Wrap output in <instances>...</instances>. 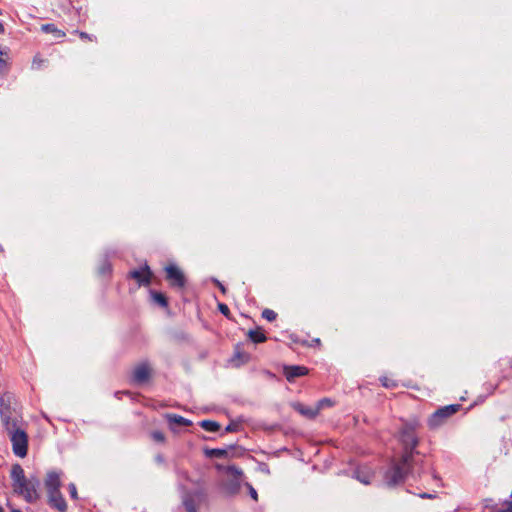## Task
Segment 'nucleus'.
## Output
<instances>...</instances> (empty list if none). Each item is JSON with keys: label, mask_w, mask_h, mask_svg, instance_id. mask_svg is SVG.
Instances as JSON below:
<instances>
[{"label": "nucleus", "mask_w": 512, "mask_h": 512, "mask_svg": "<svg viewBox=\"0 0 512 512\" xmlns=\"http://www.w3.org/2000/svg\"><path fill=\"white\" fill-rule=\"evenodd\" d=\"M1 251H3V248H2V246L0 245V252H1Z\"/></svg>", "instance_id": "47"}, {"label": "nucleus", "mask_w": 512, "mask_h": 512, "mask_svg": "<svg viewBox=\"0 0 512 512\" xmlns=\"http://www.w3.org/2000/svg\"><path fill=\"white\" fill-rule=\"evenodd\" d=\"M0 417L4 429L25 423L17 411V400L12 392L7 391L0 395Z\"/></svg>", "instance_id": "2"}, {"label": "nucleus", "mask_w": 512, "mask_h": 512, "mask_svg": "<svg viewBox=\"0 0 512 512\" xmlns=\"http://www.w3.org/2000/svg\"><path fill=\"white\" fill-rule=\"evenodd\" d=\"M461 409L460 404H450L438 408L427 419V426L430 430H436L444 425L450 417Z\"/></svg>", "instance_id": "6"}, {"label": "nucleus", "mask_w": 512, "mask_h": 512, "mask_svg": "<svg viewBox=\"0 0 512 512\" xmlns=\"http://www.w3.org/2000/svg\"><path fill=\"white\" fill-rule=\"evenodd\" d=\"M47 497V503L51 508L59 512H67L68 505L60 490L58 492L48 493Z\"/></svg>", "instance_id": "13"}, {"label": "nucleus", "mask_w": 512, "mask_h": 512, "mask_svg": "<svg viewBox=\"0 0 512 512\" xmlns=\"http://www.w3.org/2000/svg\"><path fill=\"white\" fill-rule=\"evenodd\" d=\"M420 497L423 498V499H432L435 496L432 495V494H429V493H423V494L420 495Z\"/></svg>", "instance_id": "39"}, {"label": "nucleus", "mask_w": 512, "mask_h": 512, "mask_svg": "<svg viewBox=\"0 0 512 512\" xmlns=\"http://www.w3.org/2000/svg\"><path fill=\"white\" fill-rule=\"evenodd\" d=\"M292 407L295 411L308 419H314L319 413V408H312L300 402L293 403Z\"/></svg>", "instance_id": "15"}, {"label": "nucleus", "mask_w": 512, "mask_h": 512, "mask_svg": "<svg viewBox=\"0 0 512 512\" xmlns=\"http://www.w3.org/2000/svg\"><path fill=\"white\" fill-rule=\"evenodd\" d=\"M240 427L241 425L239 423H236V422H230L226 427H225V433H233V432H238L240 430Z\"/></svg>", "instance_id": "31"}, {"label": "nucleus", "mask_w": 512, "mask_h": 512, "mask_svg": "<svg viewBox=\"0 0 512 512\" xmlns=\"http://www.w3.org/2000/svg\"><path fill=\"white\" fill-rule=\"evenodd\" d=\"M40 29L44 33L52 34L55 39H62L66 36L65 31L58 29L53 23L42 24Z\"/></svg>", "instance_id": "18"}, {"label": "nucleus", "mask_w": 512, "mask_h": 512, "mask_svg": "<svg viewBox=\"0 0 512 512\" xmlns=\"http://www.w3.org/2000/svg\"><path fill=\"white\" fill-rule=\"evenodd\" d=\"M262 317L264 319H266L267 321L272 322V321L276 320L277 313L271 309L266 308L262 311Z\"/></svg>", "instance_id": "29"}, {"label": "nucleus", "mask_w": 512, "mask_h": 512, "mask_svg": "<svg viewBox=\"0 0 512 512\" xmlns=\"http://www.w3.org/2000/svg\"><path fill=\"white\" fill-rule=\"evenodd\" d=\"M245 486L247 487L250 496L257 501L258 500V494L257 491L253 488V486L250 483H245Z\"/></svg>", "instance_id": "35"}, {"label": "nucleus", "mask_w": 512, "mask_h": 512, "mask_svg": "<svg viewBox=\"0 0 512 512\" xmlns=\"http://www.w3.org/2000/svg\"><path fill=\"white\" fill-rule=\"evenodd\" d=\"M194 495L200 497V496H204L205 493H204V491L199 490V491H195Z\"/></svg>", "instance_id": "41"}, {"label": "nucleus", "mask_w": 512, "mask_h": 512, "mask_svg": "<svg viewBox=\"0 0 512 512\" xmlns=\"http://www.w3.org/2000/svg\"><path fill=\"white\" fill-rule=\"evenodd\" d=\"M42 62H43L42 59H40L37 56H35L34 59H33L32 65H33V67L36 66V68H39Z\"/></svg>", "instance_id": "38"}, {"label": "nucleus", "mask_w": 512, "mask_h": 512, "mask_svg": "<svg viewBox=\"0 0 512 512\" xmlns=\"http://www.w3.org/2000/svg\"><path fill=\"white\" fill-rule=\"evenodd\" d=\"M251 360V355L243 350L242 344L238 343L235 345L233 356L230 359L231 364L234 367H240L247 364Z\"/></svg>", "instance_id": "14"}, {"label": "nucleus", "mask_w": 512, "mask_h": 512, "mask_svg": "<svg viewBox=\"0 0 512 512\" xmlns=\"http://www.w3.org/2000/svg\"><path fill=\"white\" fill-rule=\"evenodd\" d=\"M68 490H69L70 497L72 499H78L77 488H76V485L74 483H70L68 485Z\"/></svg>", "instance_id": "34"}, {"label": "nucleus", "mask_w": 512, "mask_h": 512, "mask_svg": "<svg viewBox=\"0 0 512 512\" xmlns=\"http://www.w3.org/2000/svg\"><path fill=\"white\" fill-rule=\"evenodd\" d=\"M153 377V369L148 360L141 361L133 368L130 376V382L136 386L147 384Z\"/></svg>", "instance_id": "7"}, {"label": "nucleus", "mask_w": 512, "mask_h": 512, "mask_svg": "<svg viewBox=\"0 0 512 512\" xmlns=\"http://www.w3.org/2000/svg\"><path fill=\"white\" fill-rule=\"evenodd\" d=\"M247 337L254 344H260L267 341V336L260 326H257L255 329H250L247 332Z\"/></svg>", "instance_id": "16"}, {"label": "nucleus", "mask_w": 512, "mask_h": 512, "mask_svg": "<svg viewBox=\"0 0 512 512\" xmlns=\"http://www.w3.org/2000/svg\"><path fill=\"white\" fill-rule=\"evenodd\" d=\"M13 491L22 496L27 503L33 504L40 499V479L36 474L26 477L20 464L12 465L10 471Z\"/></svg>", "instance_id": "1"}, {"label": "nucleus", "mask_w": 512, "mask_h": 512, "mask_svg": "<svg viewBox=\"0 0 512 512\" xmlns=\"http://www.w3.org/2000/svg\"><path fill=\"white\" fill-rule=\"evenodd\" d=\"M157 460H158L159 462H163V457H162L161 455H158V456H157Z\"/></svg>", "instance_id": "44"}, {"label": "nucleus", "mask_w": 512, "mask_h": 512, "mask_svg": "<svg viewBox=\"0 0 512 512\" xmlns=\"http://www.w3.org/2000/svg\"><path fill=\"white\" fill-rule=\"evenodd\" d=\"M203 453L207 458H227V457H229L228 449L205 447L203 449Z\"/></svg>", "instance_id": "19"}, {"label": "nucleus", "mask_w": 512, "mask_h": 512, "mask_svg": "<svg viewBox=\"0 0 512 512\" xmlns=\"http://www.w3.org/2000/svg\"><path fill=\"white\" fill-rule=\"evenodd\" d=\"M77 12H78V15H79V21L80 22H85L86 19H87V14H86V11L82 14L81 11H82V7H78L76 8Z\"/></svg>", "instance_id": "37"}, {"label": "nucleus", "mask_w": 512, "mask_h": 512, "mask_svg": "<svg viewBox=\"0 0 512 512\" xmlns=\"http://www.w3.org/2000/svg\"><path fill=\"white\" fill-rule=\"evenodd\" d=\"M153 276L150 267L145 263L137 269L130 270L126 278L135 280L139 287H147L151 284Z\"/></svg>", "instance_id": "10"}, {"label": "nucleus", "mask_w": 512, "mask_h": 512, "mask_svg": "<svg viewBox=\"0 0 512 512\" xmlns=\"http://www.w3.org/2000/svg\"><path fill=\"white\" fill-rule=\"evenodd\" d=\"M166 280L173 289L182 290L187 284L183 271L176 265L170 264L165 267Z\"/></svg>", "instance_id": "9"}, {"label": "nucleus", "mask_w": 512, "mask_h": 512, "mask_svg": "<svg viewBox=\"0 0 512 512\" xmlns=\"http://www.w3.org/2000/svg\"><path fill=\"white\" fill-rule=\"evenodd\" d=\"M150 436L155 442L158 443H164L166 440L165 434L159 430L152 431Z\"/></svg>", "instance_id": "30"}, {"label": "nucleus", "mask_w": 512, "mask_h": 512, "mask_svg": "<svg viewBox=\"0 0 512 512\" xmlns=\"http://www.w3.org/2000/svg\"><path fill=\"white\" fill-rule=\"evenodd\" d=\"M400 442L403 446L402 455L415 459V456L419 454L417 447L419 445V438L416 432H411L400 428Z\"/></svg>", "instance_id": "8"}, {"label": "nucleus", "mask_w": 512, "mask_h": 512, "mask_svg": "<svg viewBox=\"0 0 512 512\" xmlns=\"http://www.w3.org/2000/svg\"><path fill=\"white\" fill-rule=\"evenodd\" d=\"M415 459L401 455V457L392 463L386 471L384 480L389 487L405 482L407 476L412 472Z\"/></svg>", "instance_id": "3"}, {"label": "nucleus", "mask_w": 512, "mask_h": 512, "mask_svg": "<svg viewBox=\"0 0 512 512\" xmlns=\"http://www.w3.org/2000/svg\"><path fill=\"white\" fill-rule=\"evenodd\" d=\"M11 512H22V511L19 509H12Z\"/></svg>", "instance_id": "45"}, {"label": "nucleus", "mask_w": 512, "mask_h": 512, "mask_svg": "<svg viewBox=\"0 0 512 512\" xmlns=\"http://www.w3.org/2000/svg\"><path fill=\"white\" fill-rule=\"evenodd\" d=\"M72 33L77 34L82 41L97 42V37L95 35L88 34L79 30H74Z\"/></svg>", "instance_id": "27"}, {"label": "nucleus", "mask_w": 512, "mask_h": 512, "mask_svg": "<svg viewBox=\"0 0 512 512\" xmlns=\"http://www.w3.org/2000/svg\"><path fill=\"white\" fill-rule=\"evenodd\" d=\"M421 427V422L417 417H411L403 421L402 427L405 430L416 432Z\"/></svg>", "instance_id": "22"}, {"label": "nucleus", "mask_w": 512, "mask_h": 512, "mask_svg": "<svg viewBox=\"0 0 512 512\" xmlns=\"http://www.w3.org/2000/svg\"><path fill=\"white\" fill-rule=\"evenodd\" d=\"M165 417L170 424H177V425H181V426H185V427L192 425L191 420H189L181 415L168 413L165 415Z\"/></svg>", "instance_id": "21"}, {"label": "nucleus", "mask_w": 512, "mask_h": 512, "mask_svg": "<svg viewBox=\"0 0 512 512\" xmlns=\"http://www.w3.org/2000/svg\"><path fill=\"white\" fill-rule=\"evenodd\" d=\"M5 32V27L3 23L0 22V34H3Z\"/></svg>", "instance_id": "43"}, {"label": "nucleus", "mask_w": 512, "mask_h": 512, "mask_svg": "<svg viewBox=\"0 0 512 512\" xmlns=\"http://www.w3.org/2000/svg\"><path fill=\"white\" fill-rule=\"evenodd\" d=\"M149 294L155 304L159 305L160 307H162L164 309L169 308L168 298L164 293L151 289L149 291Z\"/></svg>", "instance_id": "17"}, {"label": "nucleus", "mask_w": 512, "mask_h": 512, "mask_svg": "<svg viewBox=\"0 0 512 512\" xmlns=\"http://www.w3.org/2000/svg\"><path fill=\"white\" fill-rule=\"evenodd\" d=\"M0 512H4V509L0 506Z\"/></svg>", "instance_id": "46"}, {"label": "nucleus", "mask_w": 512, "mask_h": 512, "mask_svg": "<svg viewBox=\"0 0 512 512\" xmlns=\"http://www.w3.org/2000/svg\"><path fill=\"white\" fill-rule=\"evenodd\" d=\"M61 472L49 471L44 480V485L48 493L58 492L61 488Z\"/></svg>", "instance_id": "12"}, {"label": "nucleus", "mask_w": 512, "mask_h": 512, "mask_svg": "<svg viewBox=\"0 0 512 512\" xmlns=\"http://www.w3.org/2000/svg\"><path fill=\"white\" fill-rule=\"evenodd\" d=\"M183 505L186 512H198L195 499L191 495H188L184 498Z\"/></svg>", "instance_id": "24"}, {"label": "nucleus", "mask_w": 512, "mask_h": 512, "mask_svg": "<svg viewBox=\"0 0 512 512\" xmlns=\"http://www.w3.org/2000/svg\"><path fill=\"white\" fill-rule=\"evenodd\" d=\"M199 425L208 432H217L221 428L220 424L213 420H202Z\"/></svg>", "instance_id": "23"}, {"label": "nucleus", "mask_w": 512, "mask_h": 512, "mask_svg": "<svg viewBox=\"0 0 512 512\" xmlns=\"http://www.w3.org/2000/svg\"><path fill=\"white\" fill-rule=\"evenodd\" d=\"M379 380H380L381 385L385 388L394 389V388L398 387L397 381H395L394 379H391L387 376H382V377H380Z\"/></svg>", "instance_id": "26"}, {"label": "nucleus", "mask_w": 512, "mask_h": 512, "mask_svg": "<svg viewBox=\"0 0 512 512\" xmlns=\"http://www.w3.org/2000/svg\"><path fill=\"white\" fill-rule=\"evenodd\" d=\"M9 48L0 46V74H5L10 69L9 60Z\"/></svg>", "instance_id": "20"}, {"label": "nucleus", "mask_w": 512, "mask_h": 512, "mask_svg": "<svg viewBox=\"0 0 512 512\" xmlns=\"http://www.w3.org/2000/svg\"><path fill=\"white\" fill-rule=\"evenodd\" d=\"M301 345L308 347H319L321 345V340L319 338H315L310 343L307 340H303Z\"/></svg>", "instance_id": "32"}, {"label": "nucleus", "mask_w": 512, "mask_h": 512, "mask_svg": "<svg viewBox=\"0 0 512 512\" xmlns=\"http://www.w3.org/2000/svg\"><path fill=\"white\" fill-rule=\"evenodd\" d=\"M218 472H223L229 478L220 484L221 489L226 496H235L240 492L243 471L235 465L225 466L220 463L214 465Z\"/></svg>", "instance_id": "4"}, {"label": "nucleus", "mask_w": 512, "mask_h": 512, "mask_svg": "<svg viewBox=\"0 0 512 512\" xmlns=\"http://www.w3.org/2000/svg\"><path fill=\"white\" fill-rule=\"evenodd\" d=\"M212 283L221 291L223 295L227 294V288L218 279L213 278Z\"/></svg>", "instance_id": "33"}, {"label": "nucleus", "mask_w": 512, "mask_h": 512, "mask_svg": "<svg viewBox=\"0 0 512 512\" xmlns=\"http://www.w3.org/2000/svg\"><path fill=\"white\" fill-rule=\"evenodd\" d=\"M217 308L219 312L222 315H224L228 320H232V314L230 312V309L225 303L219 302Z\"/></svg>", "instance_id": "28"}, {"label": "nucleus", "mask_w": 512, "mask_h": 512, "mask_svg": "<svg viewBox=\"0 0 512 512\" xmlns=\"http://www.w3.org/2000/svg\"><path fill=\"white\" fill-rule=\"evenodd\" d=\"M332 405H333V402L331 399L323 398V399L319 400L317 408H319V410H320L324 406H332Z\"/></svg>", "instance_id": "36"}, {"label": "nucleus", "mask_w": 512, "mask_h": 512, "mask_svg": "<svg viewBox=\"0 0 512 512\" xmlns=\"http://www.w3.org/2000/svg\"><path fill=\"white\" fill-rule=\"evenodd\" d=\"M98 273L102 276H109L112 273V264L105 259L98 268Z\"/></svg>", "instance_id": "25"}, {"label": "nucleus", "mask_w": 512, "mask_h": 512, "mask_svg": "<svg viewBox=\"0 0 512 512\" xmlns=\"http://www.w3.org/2000/svg\"><path fill=\"white\" fill-rule=\"evenodd\" d=\"M309 374V369L302 365H284L283 375L286 380L290 383L295 382L297 378L306 376Z\"/></svg>", "instance_id": "11"}, {"label": "nucleus", "mask_w": 512, "mask_h": 512, "mask_svg": "<svg viewBox=\"0 0 512 512\" xmlns=\"http://www.w3.org/2000/svg\"><path fill=\"white\" fill-rule=\"evenodd\" d=\"M121 393L126 394V395H130V391H123V392L118 391V392H116V394H115V395H116V397H118V398H119V394H121Z\"/></svg>", "instance_id": "42"}, {"label": "nucleus", "mask_w": 512, "mask_h": 512, "mask_svg": "<svg viewBox=\"0 0 512 512\" xmlns=\"http://www.w3.org/2000/svg\"><path fill=\"white\" fill-rule=\"evenodd\" d=\"M25 426L26 424L24 423L13 428L5 429L12 443L13 453L20 458L26 457L28 453L29 437L25 430Z\"/></svg>", "instance_id": "5"}, {"label": "nucleus", "mask_w": 512, "mask_h": 512, "mask_svg": "<svg viewBox=\"0 0 512 512\" xmlns=\"http://www.w3.org/2000/svg\"><path fill=\"white\" fill-rule=\"evenodd\" d=\"M290 338H291V340H292L294 343H299V344H301V342L303 341V340H299V339H298V337H297V336H295V335H291V336H290Z\"/></svg>", "instance_id": "40"}]
</instances>
